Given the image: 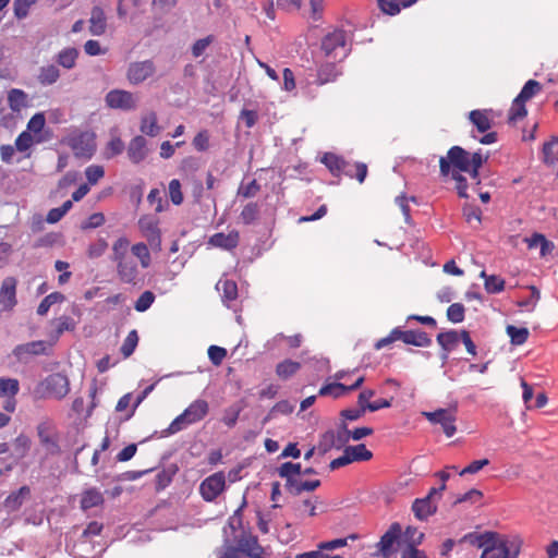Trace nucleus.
Returning a JSON list of instances; mask_svg holds the SVG:
<instances>
[{
	"instance_id": "nucleus-1",
	"label": "nucleus",
	"mask_w": 558,
	"mask_h": 558,
	"mask_svg": "<svg viewBox=\"0 0 558 558\" xmlns=\"http://www.w3.org/2000/svg\"><path fill=\"white\" fill-rule=\"evenodd\" d=\"M464 541L483 548L481 558H517L522 546L520 537H507L497 532L469 533L461 539Z\"/></svg>"
},
{
	"instance_id": "nucleus-2",
	"label": "nucleus",
	"mask_w": 558,
	"mask_h": 558,
	"mask_svg": "<svg viewBox=\"0 0 558 558\" xmlns=\"http://www.w3.org/2000/svg\"><path fill=\"white\" fill-rule=\"evenodd\" d=\"M488 156L481 151L469 153L461 146H452L446 157L439 159V170L442 177L450 172H466L471 178L478 181L480 169L487 161Z\"/></svg>"
},
{
	"instance_id": "nucleus-3",
	"label": "nucleus",
	"mask_w": 558,
	"mask_h": 558,
	"mask_svg": "<svg viewBox=\"0 0 558 558\" xmlns=\"http://www.w3.org/2000/svg\"><path fill=\"white\" fill-rule=\"evenodd\" d=\"M130 241L120 236L112 244V262L117 265V275L121 282L135 286L138 279V268L135 260L129 255Z\"/></svg>"
},
{
	"instance_id": "nucleus-4",
	"label": "nucleus",
	"mask_w": 558,
	"mask_h": 558,
	"mask_svg": "<svg viewBox=\"0 0 558 558\" xmlns=\"http://www.w3.org/2000/svg\"><path fill=\"white\" fill-rule=\"evenodd\" d=\"M233 545H229L231 553H234L236 558L243 555L247 558H266V550L259 544L258 537L254 535L248 529H241L232 537Z\"/></svg>"
},
{
	"instance_id": "nucleus-5",
	"label": "nucleus",
	"mask_w": 558,
	"mask_h": 558,
	"mask_svg": "<svg viewBox=\"0 0 558 558\" xmlns=\"http://www.w3.org/2000/svg\"><path fill=\"white\" fill-rule=\"evenodd\" d=\"M402 341L405 344L414 347L426 348L432 344V339L423 330H401L400 328H393L387 337L379 339L374 348L380 350L395 341Z\"/></svg>"
},
{
	"instance_id": "nucleus-6",
	"label": "nucleus",
	"mask_w": 558,
	"mask_h": 558,
	"mask_svg": "<svg viewBox=\"0 0 558 558\" xmlns=\"http://www.w3.org/2000/svg\"><path fill=\"white\" fill-rule=\"evenodd\" d=\"M208 402L203 399L193 401L182 414L175 417L169 426L170 433H177L183 428V426L194 424L203 420L208 413Z\"/></svg>"
},
{
	"instance_id": "nucleus-7",
	"label": "nucleus",
	"mask_w": 558,
	"mask_h": 558,
	"mask_svg": "<svg viewBox=\"0 0 558 558\" xmlns=\"http://www.w3.org/2000/svg\"><path fill=\"white\" fill-rule=\"evenodd\" d=\"M446 489L442 484L439 487H432L424 498H416L412 504V511L414 517L420 521L427 520L437 511V504L434 500L435 496L440 497L441 493Z\"/></svg>"
},
{
	"instance_id": "nucleus-8",
	"label": "nucleus",
	"mask_w": 558,
	"mask_h": 558,
	"mask_svg": "<svg viewBox=\"0 0 558 558\" xmlns=\"http://www.w3.org/2000/svg\"><path fill=\"white\" fill-rule=\"evenodd\" d=\"M347 33L342 29H335L327 34L322 40V50L327 58H343L347 56Z\"/></svg>"
},
{
	"instance_id": "nucleus-9",
	"label": "nucleus",
	"mask_w": 558,
	"mask_h": 558,
	"mask_svg": "<svg viewBox=\"0 0 558 558\" xmlns=\"http://www.w3.org/2000/svg\"><path fill=\"white\" fill-rule=\"evenodd\" d=\"M66 144L76 157L90 158L96 149L95 135L90 132L72 134Z\"/></svg>"
},
{
	"instance_id": "nucleus-10",
	"label": "nucleus",
	"mask_w": 558,
	"mask_h": 558,
	"mask_svg": "<svg viewBox=\"0 0 558 558\" xmlns=\"http://www.w3.org/2000/svg\"><path fill=\"white\" fill-rule=\"evenodd\" d=\"M47 397L63 399L70 391L68 376L61 373H53L45 378L39 385Z\"/></svg>"
},
{
	"instance_id": "nucleus-11",
	"label": "nucleus",
	"mask_w": 558,
	"mask_h": 558,
	"mask_svg": "<svg viewBox=\"0 0 558 558\" xmlns=\"http://www.w3.org/2000/svg\"><path fill=\"white\" fill-rule=\"evenodd\" d=\"M226 489V475L222 471L207 476L199 485V494L207 502L215 501Z\"/></svg>"
},
{
	"instance_id": "nucleus-12",
	"label": "nucleus",
	"mask_w": 558,
	"mask_h": 558,
	"mask_svg": "<svg viewBox=\"0 0 558 558\" xmlns=\"http://www.w3.org/2000/svg\"><path fill=\"white\" fill-rule=\"evenodd\" d=\"M423 415L432 424H439L447 437H452L456 434V409H438L434 412H423Z\"/></svg>"
},
{
	"instance_id": "nucleus-13",
	"label": "nucleus",
	"mask_w": 558,
	"mask_h": 558,
	"mask_svg": "<svg viewBox=\"0 0 558 558\" xmlns=\"http://www.w3.org/2000/svg\"><path fill=\"white\" fill-rule=\"evenodd\" d=\"M54 343H52V340L44 341V340H37V341H31L27 343L19 344L13 349V355L19 360L22 361L28 355H48L50 354V351Z\"/></svg>"
},
{
	"instance_id": "nucleus-14",
	"label": "nucleus",
	"mask_w": 558,
	"mask_h": 558,
	"mask_svg": "<svg viewBox=\"0 0 558 558\" xmlns=\"http://www.w3.org/2000/svg\"><path fill=\"white\" fill-rule=\"evenodd\" d=\"M395 545L402 548L401 525L397 522L390 525L388 531L380 537V541L377 544L381 556L385 558H389L396 551Z\"/></svg>"
},
{
	"instance_id": "nucleus-15",
	"label": "nucleus",
	"mask_w": 558,
	"mask_h": 558,
	"mask_svg": "<svg viewBox=\"0 0 558 558\" xmlns=\"http://www.w3.org/2000/svg\"><path fill=\"white\" fill-rule=\"evenodd\" d=\"M106 104L112 109L132 110L136 108V101L131 92L112 89L106 95Z\"/></svg>"
},
{
	"instance_id": "nucleus-16",
	"label": "nucleus",
	"mask_w": 558,
	"mask_h": 558,
	"mask_svg": "<svg viewBox=\"0 0 558 558\" xmlns=\"http://www.w3.org/2000/svg\"><path fill=\"white\" fill-rule=\"evenodd\" d=\"M20 384L15 378H0V397L5 398L3 409L13 413L16 408L15 396L19 393Z\"/></svg>"
},
{
	"instance_id": "nucleus-17",
	"label": "nucleus",
	"mask_w": 558,
	"mask_h": 558,
	"mask_svg": "<svg viewBox=\"0 0 558 558\" xmlns=\"http://www.w3.org/2000/svg\"><path fill=\"white\" fill-rule=\"evenodd\" d=\"M155 64L150 60L132 62L128 69V80L131 84L137 85L155 73Z\"/></svg>"
},
{
	"instance_id": "nucleus-18",
	"label": "nucleus",
	"mask_w": 558,
	"mask_h": 558,
	"mask_svg": "<svg viewBox=\"0 0 558 558\" xmlns=\"http://www.w3.org/2000/svg\"><path fill=\"white\" fill-rule=\"evenodd\" d=\"M148 154L147 140L143 135H136L129 142L126 155L132 163H141L147 158Z\"/></svg>"
},
{
	"instance_id": "nucleus-19",
	"label": "nucleus",
	"mask_w": 558,
	"mask_h": 558,
	"mask_svg": "<svg viewBox=\"0 0 558 558\" xmlns=\"http://www.w3.org/2000/svg\"><path fill=\"white\" fill-rule=\"evenodd\" d=\"M138 228L143 235L147 239L153 248L160 250L161 235L158 228V222L149 217H142L138 220Z\"/></svg>"
},
{
	"instance_id": "nucleus-20",
	"label": "nucleus",
	"mask_w": 558,
	"mask_h": 558,
	"mask_svg": "<svg viewBox=\"0 0 558 558\" xmlns=\"http://www.w3.org/2000/svg\"><path fill=\"white\" fill-rule=\"evenodd\" d=\"M17 280L14 277L3 279L0 288V305L3 311H11L16 305Z\"/></svg>"
},
{
	"instance_id": "nucleus-21",
	"label": "nucleus",
	"mask_w": 558,
	"mask_h": 558,
	"mask_svg": "<svg viewBox=\"0 0 558 558\" xmlns=\"http://www.w3.org/2000/svg\"><path fill=\"white\" fill-rule=\"evenodd\" d=\"M364 383V376H359L352 384L347 385L343 383H332L324 385L319 391V396H332L333 398H340L343 395L353 391L362 386Z\"/></svg>"
},
{
	"instance_id": "nucleus-22",
	"label": "nucleus",
	"mask_w": 558,
	"mask_h": 558,
	"mask_svg": "<svg viewBox=\"0 0 558 558\" xmlns=\"http://www.w3.org/2000/svg\"><path fill=\"white\" fill-rule=\"evenodd\" d=\"M239 242L240 233L236 230H232L228 234H225L223 232L215 233L208 240L209 245L227 251L235 248L239 245Z\"/></svg>"
},
{
	"instance_id": "nucleus-23",
	"label": "nucleus",
	"mask_w": 558,
	"mask_h": 558,
	"mask_svg": "<svg viewBox=\"0 0 558 558\" xmlns=\"http://www.w3.org/2000/svg\"><path fill=\"white\" fill-rule=\"evenodd\" d=\"M373 433L374 429L367 426L357 427L354 428L353 430H349L347 428V425L343 423L337 432V437L340 444H345L349 441V439L357 441L364 437L371 436Z\"/></svg>"
},
{
	"instance_id": "nucleus-24",
	"label": "nucleus",
	"mask_w": 558,
	"mask_h": 558,
	"mask_svg": "<svg viewBox=\"0 0 558 558\" xmlns=\"http://www.w3.org/2000/svg\"><path fill=\"white\" fill-rule=\"evenodd\" d=\"M543 160L558 175V137L553 136L543 145Z\"/></svg>"
},
{
	"instance_id": "nucleus-25",
	"label": "nucleus",
	"mask_w": 558,
	"mask_h": 558,
	"mask_svg": "<svg viewBox=\"0 0 558 558\" xmlns=\"http://www.w3.org/2000/svg\"><path fill=\"white\" fill-rule=\"evenodd\" d=\"M107 28V20L104 10L100 7H94L90 12L89 32L94 36H101Z\"/></svg>"
},
{
	"instance_id": "nucleus-26",
	"label": "nucleus",
	"mask_w": 558,
	"mask_h": 558,
	"mask_svg": "<svg viewBox=\"0 0 558 558\" xmlns=\"http://www.w3.org/2000/svg\"><path fill=\"white\" fill-rule=\"evenodd\" d=\"M80 56V51L74 47H66L60 50L54 60L58 65L65 70H72L76 66V62Z\"/></svg>"
},
{
	"instance_id": "nucleus-27",
	"label": "nucleus",
	"mask_w": 558,
	"mask_h": 558,
	"mask_svg": "<svg viewBox=\"0 0 558 558\" xmlns=\"http://www.w3.org/2000/svg\"><path fill=\"white\" fill-rule=\"evenodd\" d=\"M140 131L150 137H156L161 128L158 125V118L155 111H150L141 118Z\"/></svg>"
},
{
	"instance_id": "nucleus-28",
	"label": "nucleus",
	"mask_w": 558,
	"mask_h": 558,
	"mask_svg": "<svg viewBox=\"0 0 558 558\" xmlns=\"http://www.w3.org/2000/svg\"><path fill=\"white\" fill-rule=\"evenodd\" d=\"M51 324L54 326V331L50 335V339L52 340V343H57L60 336L64 331H73L76 327V324L74 319L70 316L63 315L60 316L51 322Z\"/></svg>"
},
{
	"instance_id": "nucleus-29",
	"label": "nucleus",
	"mask_w": 558,
	"mask_h": 558,
	"mask_svg": "<svg viewBox=\"0 0 558 558\" xmlns=\"http://www.w3.org/2000/svg\"><path fill=\"white\" fill-rule=\"evenodd\" d=\"M424 533L418 531L416 527L408 526L405 531L401 532V546L403 549L417 548L423 542Z\"/></svg>"
},
{
	"instance_id": "nucleus-30",
	"label": "nucleus",
	"mask_w": 558,
	"mask_h": 558,
	"mask_svg": "<svg viewBox=\"0 0 558 558\" xmlns=\"http://www.w3.org/2000/svg\"><path fill=\"white\" fill-rule=\"evenodd\" d=\"M216 289L222 292L221 299L227 306H229L230 302L238 299V284L233 280L221 279L217 282Z\"/></svg>"
},
{
	"instance_id": "nucleus-31",
	"label": "nucleus",
	"mask_w": 558,
	"mask_h": 558,
	"mask_svg": "<svg viewBox=\"0 0 558 558\" xmlns=\"http://www.w3.org/2000/svg\"><path fill=\"white\" fill-rule=\"evenodd\" d=\"M105 501L101 492L97 488H89L83 492L81 497V509L86 511L90 508L98 507Z\"/></svg>"
},
{
	"instance_id": "nucleus-32",
	"label": "nucleus",
	"mask_w": 558,
	"mask_h": 558,
	"mask_svg": "<svg viewBox=\"0 0 558 558\" xmlns=\"http://www.w3.org/2000/svg\"><path fill=\"white\" fill-rule=\"evenodd\" d=\"M60 76L59 68L54 64H48L39 69L37 81L44 86H49L57 83Z\"/></svg>"
},
{
	"instance_id": "nucleus-33",
	"label": "nucleus",
	"mask_w": 558,
	"mask_h": 558,
	"mask_svg": "<svg viewBox=\"0 0 558 558\" xmlns=\"http://www.w3.org/2000/svg\"><path fill=\"white\" fill-rule=\"evenodd\" d=\"M461 340V331L448 330L437 335V342L446 352H450L457 348Z\"/></svg>"
},
{
	"instance_id": "nucleus-34",
	"label": "nucleus",
	"mask_w": 558,
	"mask_h": 558,
	"mask_svg": "<svg viewBox=\"0 0 558 558\" xmlns=\"http://www.w3.org/2000/svg\"><path fill=\"white\" fill-rule=\"evenodd\" d=\"M27 94L19 88H13L8 93V105L13 112H20L23 108L27 107Z\"/></svg>"
},
{
	"instance_id": "nucleus-35",
	"label": "nucleus",
	"mask_w": 558,
	"mask_h": 558,
	"mask_svg": "<svg viewBox=\"0 0 558 558\" xmlns=\"http://www.w3.org/2000/svg\"><path fill=\"white\" fill-rule=\"evenodd\" d=\"M469 118L481 133H484L492 128V119L488 110H472Z\"/></svg>"
},
{
	"instance_id": "nucleus-36",
	"label": "nucleus",
	"mask_w": 558,
	"mask_h": 558,
	"mask_svg": "<svg viewBox=\"0 0 558 558\" xmlns=\"http://www.w3.org/2000/svg\"><path fill=\"white\" fill-rule=\"evenodd\" d=\"M367 172V165L364 162H350L345 160V167L342 169V174L349 178H355L359 183L364 182Z\"/></svg>"
},
{
	"instance_id": "nucleus-37",
	"label": "nucleus",
	"mask_w": 558,
	"mask_h": 558,
	"mask_svg": "<svg viewBox=\"0 0 558 558\" xmlns=\"http://www.w3.org/2000/svg\"><path fill=\"white\" fill-rule=\"evenodd\" d=\"M278 474L280 477H284L287 480L286 487L289 490L291 486L296 482L294 475L301 474V464L284 462L279 466Z\"/></svg>"
},
{
	"instance_id": "nucleus-38",
	"label": "nucleus",
	"mask_w": 558,
	"mask_h": 558,
	"mask_svg": "<svg viewBox=\"0 0 558 558\" xmlns=\"http://www.w3.org/2000/svg\"><path fill=\"white\" fill-rule=\"evenodd\" d=\"M417 0H377L380 10L389 15H396L401 8H408Z\"/></svg>"
},
{
	"instance_id": "nucleus-39",
	"label": "nucleus",
	"mask_w": 558,
	"mask_h": 558,
	"mask_svg": "<svg viewBox=\"0 0 558 558\" xmlns=\"http://www.w3.org/2000/svg\"><path fill=\"white\" fill-rule=\"evenodd\" d=\"M301 368V363L290 359L283 360L276 366V375L283 380L289 379L295 375Z\"/></svg>"
},
{
	"instance_id": "nucleus-40",
	"label": "nucleus",
	"mask_w": 558,
	"mask_h": 558,
	"mask_svg": "<svg viewBox=\"0 0 558 558\" xmlns=\"http://www.w3.org/2000/svg\"><path fill=\"white\" fill-rule=\"evenodd\" d=\"M322 162L336 177H340L342 174V169L345 167V160L332 153H326L322 158Z\"/></svg>"
},
{
	"instance_id": "nucleus-41",
	"label": "nucleus",
	"mask_w": 558,
	"mask_h": 558,
	"mask_svg": "<svg viewBox=\"0 0 558 558\" xmlns=\"http://www.w3.org/2000/svg\"><path fill=\"white\" fill-rule=\"evenodd\" d=\"M31 493L29 488L27 486H22L19 490L11 493L5 499H4V507L9 511H16L20 509V507L23 504V500L26 496H28Z\"/></svg>"
},
{
	"instance_id": "nucleus-42",
	"label": "nucleus",
	"mask_w": 558,
	"mask_h": 558,
	"mask_svg": "<svg viewBox=\"0 0 558 558\" xmlns=\"http://www.w3.org/2000/svg\"><path fill=\"white\" fill-rule=\"evenodd\" d=\"M344 453L349 454L352 462L369 461L373 458L372 451L364 444L347 446Z\"/></svg>"
},
{
	"instance_id": "nucleus-43",
	"label": "nucleus",
	"mask_w": 558,
	"mask_h": 558,
	"mask_svg": "<svg viewBox=\"0 0 558 558\" xmlns=\"http://www.w3.org/2000/svg\"><path fill=\"white\" fill-rule=\"evenodd\" d=\"M259 214H260L259 205L255 202H250L243 207V209L240 214V220L242 223L248 226L258 220Z\"/></svg>"
},
{
	"instance_id": "nucleus-44",
	"label": "nucleus",
	"mask_w": 558,
	"mask_h": 558,
	"mask_svg": "<svg viewBox=\"0 0 558 558\" xmlns=\"http://www.w3.org/2000/svg\"><path fill=\"white\" fill-rule=\"evenodd\" d=\"M481 277L484 278V287L488 293L496 294L505 289V280L496 275H486L483 270Z\"/></svg>"
},
{
	"instance_id": "nucleus-45",
	"label": "nucleus",
	"mask_w": 558,
	"mask_h": 558,
	"mask_svg": "<svg viewBox=\"0 0 558 558\" xmlns=\"http://www.w3.org/2000/svg\"><path fill=\"white\" fill-rule=\"evenodd\" d=\"M132 254L138 258L142 268L146 269L151 264V256L147 245L143 242L136 243L130 247Z\"/></svg>"
},
{
	"instance_id": "nucleus-46",
	"label": "nucleus",
	"mask_w": 558,
	"mask_h": 558,
	"mask_svg": "<svg viewBox=\"0 0 558 558\" xmlns=\"http://www.w3.org/2000/svg\"><path fill=\"white\" fill-rule=\"evenodd\" d=\"M507 335L510 337V341L514 345H522L526 342L530 331L525 327L518 328L513 325H508L506 328Z\"/></svg>"
},
{
	"instance_id": "nucleus-47",
	"label": "nucleus",
	"mask_w": 558,
	"mask_h": 558,
	"mask_svg": "<svg viewBox=\"0 0 558 558\" xmlns=\"http://www.w3.org/2000/svg\"><path fill=\"white\" fill-rule=\"evenodd\" d=\"M337 77L336 65L332 62L326 63L318 69L317 72V84L324 85L326 83L335 81Z\"/></svg>"
},
{
	"instance_id": "nucleus-48",
	"label": "nucleus",
	"mask_w": 558,
	"mask_h": 558,
	"mask_svg": "<svg viewBox=\"0 0 558 558\" xmlns=\"http://www.w3.org/2000/svg\"><path fill=\"white\" fill-rule=\"evenodd\" d=\"M527 114V110L525 108V101L519 100L518 97L512 101V106L509 110L508 121L509 123H515L519 120H522Z\"/></svg>"
},
{
	"instance_id": "nucleus-49",
	"label": "nucleus",
	"mask_w": 558,
	"mask_h": 558,
	"mask_svg": "<svg viewBox=\"0 0 558 558\" xmlns=\"http://www.w3.org/2000/svg\"><path fill=\"white\" fill-rule=\"evenodd\" d=\"M542 90V84L535 80H529L517 96L519 100L529 101Z\"/></svg>"
},
{
	"instance_id": "nucleus-50",
	"label": "nucleus",
	"mask_w": 558,
	"mask_h": 558,
	"mask_svg": "<svg viewBox=\"0 0 558 558\" xmlns=\"http://www.w3.org/2000/svg\"><path fill=\"white\" fill-rule=\"evenodd\" d=\"M64 295L60 292H52L45 296L37 307V314L44 316L48 313L49 308L57 302H62Z\"/></svg>"
},
{
	"instance_id": "nucleus-51",
	"label": "nucleus",
	"mask_w": 558,
	"mask_h": 558,
	"mask_svg": "<svg viewBox=\"0 0 558 558\" xmlns=\"http://www.w3.org/2000/svg\"><path fill=\"white\" fill-rule=\"evenodd\" d=\"M124 148H125V145H124L123 141L121 140V137L113 136L106 145L105 153H104L105 158L111 159V158L122 154Z\"/></svg>"
},
{
	"instance_id": "nucleus-52",
	"label": "nucleus",
	"mask_w": 558,
	"mask_h": 558,
	"mask_svg": "<svg viewBox=\"0 0 558 558\" xmlns=\"http://www.w3.org/2000/svg\"><path fill=\"white\" fill-rule=\"evenodd\" d=\"M529 248L541 247V255L545 256L549 252L550 242L541 233H534L531 238L525 239Z\"/></svg>"
},
{
	"instance_id": "nucleus-53",
	"label": "nucleus",
	"mask_w": 558,
	"mask_h": 558,
	"mask_svg": "<svg viewBox=\"0 0 558 558\" xmlns=\"http://www.w3.org/2000/svg\"><path fill=\"white\" fill-rule=\"evenodd\" d=\"M138 343V335L135 329L131 330L121 345V353L124 357H129L133 354Z\"/></svg>"
},
{
	"instance_id": "nucleus-54",
	"label": "nucleus",
	"mask_w": 558,
	"mask_h": 558,
	"mask_svg": "<svg viewBox=\"0 0 558 558\" xmlns=\"http://www.w3.org/2000/svg\"><path fill=\"white\" fill-rule=\"evenodd\" d=\"M320 486L319 480H313V481H300L296 480V482L291 486L289 492L293 495H300L302 492H313L316 488Z\"/></svg>"
},
{
	"instance_id": "nucleus-55",
	"label": "nucleus",
	"mask_w": 558,
	"mask_h": 558,
	"mask_svg": "<svg viewBox=\"0 0 558 558\" xmlns=\"http://www.w3.org/2000/svg\"><path fill=\"white\" fill-rule=\"evenodd\" d=\"M465 308L461 303H452L447 308V318L453 324H458L464 320Z\"/></svg>"
},
{
	"instance_id": "nucleus-56",
	"label": "nucleus",
	"mask_w": 558,
	"mask_h": 558,
	"mask_svg": "<svg viewBox=\"0 0 558 558\" xmlns=\"http://www.w3.org/2000/svg\"><path fill=\"white\" fill-rule=\"evenodd\" d=\"M155 301V294L151 291H144L134 303V308L137 312L147 311Z\"/></svg>"
},
{
	"instance_id": "nucleus-57",
	"label": "nucleus",
	"mask_w": 558,
	"mask_h": 558,
	"mask_svg": "<svg viewBox=\"0 0 558 558\" xmlns=\"http://www.w3.org/2000/svg\"><path fill=\"white\" fill-rule=\"evenodd\" d=\"M529 289L531 291V296L527 298V300L517 302V305L519 307L527 308V311L532 312L541 299V292L535 286H530Z\"/></svg>"
},
{
	"instance_id": "nucleus-58",
	"label": "nucleus",
	"mask_w": 558,
	"mask_h": 558,
	"mask_svg": "<svg viewBox=\"0 0 558 558\" xmlns=\"http://www.w3.org/2000/svg\"><path fill=\"white\" fill-rule=\"evenodd\" d=\"M293 409H294L293 405L289 401H287V400L279 401L270 409L269 414H268V416L265 417L264 422H267L271 416L277 415V414H283V415L291 414L293 412Z\"/></svg>"
},
{
	"instance_id": "nucleus-59",
	"label": "nucleus",
	"mask_w": 558,
	"mask_h": 558,
	"mask_svg": "<svg viewBox=\"0 0 558 558\" xmlns=\"http://www.w3.org/2000/svg\"><path fill=\"white\" fill-rule=\"evenodd\" d=\"M85 175L89 184H96L105 175V169L99 165H90L85 169Z\"/></svg>"
},
{
	"instance_id": "nucleus-60",
	"label": "nucleus",
	"mask_w": 558,
	"mask_h": 558,
	"mask_svg": "<svg viewBox=\"0 0 558 558\" xmlns=\"http://www.w3.org/2000/svg\"><path fill=\"white\" fill-rule=\"evenodd\" d=\"M344 444H340L337 437V433L333 430H327L323 434L320 446L324 447V451L329 450L330 448H341Z\"/></svg>"
},
{
	"instance_id": "nucleus-61",
	"label": "nucleus",
	"mask_w": 558,
	"mask_h": 558,
	"mask_svg": "<svg viewBox=\"0 0 558 558\" xmlns=\"http://www.w3.org/2000/svg\"><path fill=\"white\" fill-rule=\"evenodd\" d=\"M193 147L197 151H206L209 148V133L207 130L199 131L193 138Z\"/></svg>"
},
{
	"instance_id": "nucleus-62",
	"label": "nucleus",
	"mask_w": 558,
	"mask_h": 558,
	"mask_svg": "<svg viewBox=\"0 0 558 558\" xmlns=\"http://www.w3.org/2000/svg\"><path fill=\"white\" fill-rule=\"evenodd\" d=\"M169 196L174 205H181L183 203V194L181 191V183L178 179H172L169 182Z\"/></svg>"
},
{
	"instance_id": "nucleus-63",
	"label": "nucleus",
	"mask_w": 558,
	"mask_h": 558,
	"mask_svg": "<svg viewBox=\"0 0 558 558\" xmlns=\"http://www.w3.org/2000/svg\"><path fill=\"white\" fill-rule=\"evenodd\" d=\"M33 144L34 138L28 131H23L15 140V148L21 153L28 150Z\"/></svg>"
},
{
	"instance_id": "nucleus-64",
	"label": "nucleus",
	"mask_w": 558,
	"mask_h": 558,
	"mask_svg": "<svg viewBox=\"0 0 558 558\" xmlns=\"http://www.w3.org/2000/svg\"><path fill=\"white\" fill-rule=\"evenodd\" d=\"M260 191V185L257 180L253 179L246 184H242L238 190V195L245 198L254 197Z\"/></svg>"
}]
</instances>
